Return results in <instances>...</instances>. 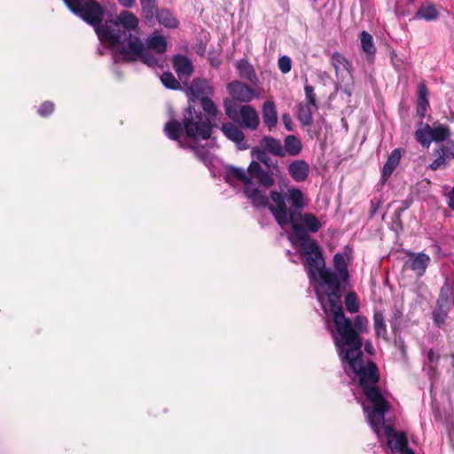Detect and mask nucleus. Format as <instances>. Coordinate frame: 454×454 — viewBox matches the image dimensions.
Segmentation results:
<instances>
[{
  "label": "nucleus",
  "mask_w": 454,
  "mask_h": 454,
  "mask_svg": "<svg viewBox=\"0 0 454 454\" xmlns=\"http://www.w3.org/2000/svg\"><path fill=\"white\" fill-rule=\"evenodd\" d=\"M381 204H382L381 200L378 198H373L371 200V206H370V209H369V217L370 218H373L376 215V214L378 213V210L381 207Z\"/></svg>",
  "instance_id": "obj_52"
},
{
  "label": "nucleus",
  "mask_w": 454,
  "mask_h": 454,
  "mask_svg": "<svg viewBox=\"0 0 454 454\" xmlns=\"http://www.w3.org/2000/svg\"><path fill=\"white\" fill-rule=\"evenodd\" d=\"M147 50H153L158 54H163L167 51V42L162 35H152L146 39Z\"/></svg>",
  "instance_id": "obj_37"
},
{
  "label": "nucleus",
  "mask_w": 454,
  "mask_h": 454,
  "mask_svg": "<svg viewBox=\"0 0 454 454\" xmlns=\"http://www.w3.org/2000/svg\"><path fill=\"white\" fill-rule=\"evenodd\" d=\"M436 303L448 307L450 309L454 306V286L446 278L441 287Z\"/></svg>",
  "instance_id": "obj_26"
},
{
  "label": "nucleus",
  "mask_w": 454,
  "mask_h": 454,
  "mask_svg": "<svg viewBox=\"0 0 454 454\" xmlns=\"http://www.w3.org/2000/svg\"><path fill=\"white\" fill-rule=\"evenodd\" d=\"M440 359V356L436 355L433 349L427 352V360L430 364H436Z\"/></svg>",
  "instance_id": "obj_55"
},
{
  "label": "nucleus",
  "mask_w": 454,
  "mask_h": 454,
  "mask_svg": "<svg viewBox=\"0 0 454 454\" xmlns=\"http://www.w3.org/2000/svg\"><path fill=\"white\" fill-rule=\"evenodd\" d=\"M188 90L190 92L189 103L191 102L192 105H195L197 100L208 98L214 94V89L209 82L200 78L193 79Z\"/></svg>",
  "instance_id": "obj_11"
},
{
  "label": "nucleus",
  "mask_w": 454,
  "mask_h": 454,
  "mask_svg": "<svg viewBox=\"0 0 454 454\" xmlns=\"http://www.w3.org/2000/svg\"><path fill=\"white\" fill-rule=\"evenodd\" d=\"M402 454H415L414 451L411 449L409 450H404V453Z\"/></svg>",
  "instance_id": "obj_62"
},
{
  "label": "nucleus",
  "mask_w": 454,
  "mask_h": 454,
  "mask_svg": "<svg viewBox=\"0 0 454 454\" xmlns=\"http://www.w3.org/2000/svg\"><path fill=\"white\" fill-rule=\"evenodd\" d=\"M409 4H414L415 0H407Z\"/></svg>",
  "instance_id": "obj_63"
},
{
  "label": "nucleus",
  "mask_w": 454,
  "mask_h": 454,
  "mask_svg": "<svg viewBox=\"0 0 454 454\" xmlns=\"http://www.w3.org/2000/svg\"><path fill=\"white\" fill-rule=\"evenodd\" d=\"M411 203V200H404L403 201V207H404L405 210L410 207Z\"/></svg>",
  "instance_id": "obj_61"
},
{
  "label": "nucleus",
  "mask_w": 454,
  "mask_h": 454,
  "mask_svg": "<svg viewBox=\"0 0 454 454\" xmlns=\"http://www.w3.org/2000/svg\"><path fill=\"white\" fill-rule=\"evenodd\" d=\"M374 331L377 336L385 337L387 334V326L384 320L383 313L376 311L373 315Z\"/></svg>",
  "instance_id": "obj_43"
},
{
  "label": "nucleus",
  "mask_w": 454,
  "mask_h": 454,
  "mask_svg": "<svg viewBox=\"0 0 454 454\" xmlns=\"http://www.w3.org/2000/svg\"><path fill=\"white\" fill-rule=\"evenodd\" d=\"M300 211L301 210H296L295 222L297 223V220L300 219L304 223L305 226L303 227L306 229L307 232H317L321 228L320 221L312 213L301 214Z\"/></svg>",
  "instance_id": "obj_31"
},
{
  "label": "nucleus",
  "mask_w": 454,
  "mask_h": 454,
  "mask_svg": "<svg viewBox=\"0 0 454 454\" xmlns=\"http://www.w3.org/2000/svg\"><path fill=\"white\" fill-rule=\"evenodd\" d=\"M120 5L125 8H130L136 3V0H118Z\"/></svg>",
  "instance_id": "obj_56"
},
{
  "label": "nucleus",
  "mask_w": 454,
  "mask_h": 454,
  "mask_svg": "<svg viewBox=\"0 0 454 454\" xmlns=\"http://www.w3.org/2000/svg\"><path fill=\"white\" fill-rule=\"evenodd\" d=\"M435 159L429 164L428 168L435 171L439 168H445L449 161L454 160V140H448L441 144L433 152Z\"/></svg>",
  "instance_id": "obj_10"
},
{
  "label": "nucleus",
  "mask_w": 454,
  "mask_h": 454,
  "mask_svg": "<svg viewBox=\"0 0 454 454\" xmlns=\"http://www.w3.org/2000/svg\"><path fill=\"white\" fill-rule=\"evenodd\" d=\"M404 211H405L404 207H399V208L395 209V216H396V217H398V218H399V217L401 216V215H402Z\"/></svg>",
  "instance_id": "obj_59"
},
{
  "label": "nucleus",
  "mask_w": 454,
  "mask_h": 454,
  "mask_svg": "<svg viewBox=\"0 0 454 454\" xmlns=\"http://www.w3.org/2000/svg\"><path fill=\"white\" fill-rule=\"evenodd\" d=\"M415 18L427 21L435 20L439 18V12L434 4L427 3L419 8L415 14Z\"/></svg>",
  "instance_id": "obj_35"
},
{
  "label": "nucleus",
  "mask_w": 454,
  "mask_h": 454,
  "mask_svg": "<svg viewBox=\"0 0 454 454\" xmlns=\"http://www.w3.org/2000/svg\"><path fill=\"white\" fill-rule=\"evenodd\" d=\"M401 160V149L396 148L389 154L387 162L384 164L381 173V181L383 183L391 176L392 173L399 164Z\"/></svg>",
  "instance_id": "obj_27"
},
{
  "label": "nucleus",
  "mask_w": 454,
  "mask_h": 454,
  "mask_svg": "<svg viewBox=\"0 0 454 454\" xmlns=\"http://www.w3.org/2000/svg\"><path fill=\"white\" fill-rule=\"evenodd\" d=\"M325 55L331 59V65L334 68L335 74L338 76L342 71L351 73L352 63L345 58L343 54L339 51L330 52L329 51H325Z\"/></svg>",
  "instance_id": "obj_20"
},
{
  "label": "nucleus",
  "mask_w": 454,
  "mask_h": 454,
  "mask_svg": "<svg viewBox=\"0 0 454 454\" xmlns=\"http://www.w3.org/2000/svg\"><path fill=\"white\" fill-rule=\"evenodd\" d=\"M124 39H128L127 45L120 47L116 55L121 57V60L126 63H133L138 60L139 55L144 51L145 44L140 37L133 35L130 33L126 35L123 32Z\"/></svg>",
  "instance_id": "obj_7"
},
{
  "label": "nucleus",
  "mask_w": 454,
  "mask_h": 454,
  "mask_svg": "<svg viewBox=\"0 0 454 454\" xmlns=\"http://www.w3.org/2000/svg\"><path fill=\"white\" fill-rule=\"evenodd\" d=\"M339 327L335 326L338 337L334 338L338 353L344 350L346 356H348L351 352L362 350L363 339L361 334L368 333V319L364 316L357 315L353 321L349 318V327L346 328L344 332Z\"/></svg>",
  "instance_id": "obj_4"
},
{
  "label": "nucleus",
  "mask_w": 454,
  "mask_h": 454,
  "mask_svg": "<svg viewBox=\"0 0 454 454\" xmlns=\"http://www.w3.org/2000/svg\"><path fill=\"white\" fill-rule=\"evenodd\" d=\"M221 130L229 140L236 144L239 150L244 151L250 147V145L245 140L244 132L234 123H223Z\"/></svg>",
  "instance_id": "obj_14"
},
{
  "label": "nucleus",
  "mask_w": 454,
  "mask_h": 454,
  "mask_svg": "<svg viewBox=\"0 0 454 454\" xmlns=\"http://www.w3.org/2000/svg\"><path fill=\"white\" fill-rule=\"evenodd\" d=\"M338 355L342 363H347L348 365V370L345 368L346 373L349 375L351 371L358 377V385L372 405V410L368 416L369 423L373 431L379 433L380 427L385 424V415L390 406L377 386L380 381V372L376 363L368 360L364 364L362 350L351 352L348 356H346L344 350H340Z\"/></svg>",
  "instance_id": "obj_1"
},
{
  "label": "nucleus",
  "mask_w": 454,
  "mask_h": 454,
  "mask_svg": "<svg viewBox=\"0 0 454 454\" xmlns=\"http://www.w3.org/2000/svg\"><path fill=\"white\" fill-rule=\"evenodd\" d=\"M155 20L160 25L167 28H176L179 26L178 20L173 15L172 12L165 7L160 8L155 13Z\"/></svg>",
  "instance_id": "obj_29"
},
{
  "label": "nucleus",
  "mask_w": 454,
  "mask_h": 454,
  "mask_svg": "<svg viewBox=\"0 0 454 454\" xmlns=\"http://www.w3.org/2000/svg\"><path fill=\"white\" fill-rule=\"evenodd\" d=\"M251 156L253 158H255L256 160L260 164H263L269 170H277L278 169V164L273 163L271 158L267 154V152L263 149L255 146L252 148Z\"/></svg>",
  "instance_id": "obj_34"
},
{
  "label": "nucleus",
  "mask_w": 454,
  "mask_h": 454,
  "mask_svg": "<svg viewBox=\"0 0 454 454\" xmlns=\"http://www.w3.org/2000/svg\"><path fill=\"white\" fill-rule=\"evenodd\" d=\"M385 434L387 438V441H389L391 439H394V437L398 434V432H396L392 426H386L385 427Z\"/></svg>",
  "instance_id": "obj_54"
},
{
  "label": "nucleus",
  "mask_w": 454,
  "mask_h": 454,
  "mask_svg": "<svg viewBox=\"0 0 454 454\" xmlns=\"http://www.w3.org/2000/svg\"><path fill=\"white\" fill-rule=\"evenodd\" d=\"M388 446L392 450H399L400 454L404 453V450H409L411 448L408 445V438L404 432H398V434L387 441Z\"/></svg>",
  "instance_id": "obj_38"
},
{
  "label": "nucleus",
  "mask_w": 454,
  "mask_h": 454,
  "mask_svg": "<svg viewBox=\"0 0 454 454\" xmlns=\"http://www.w3.org/2000/svg\"><path fill=\"white\" fill-rule=\"evenodd\" d=\"M417 107L416 112L420 119H423L426 115L427 108L429 107L428 95L429 91L425 81H420L418 83L417 90Z\"/></svg>",
  "instance_id": "obj_19"
},
{
  "label": "nucleus",
  "mask_w": 454,
  "mask_h": 454,
  "mask_svg": "<svg viewBox=\"0 0 454 454\" xmlns=\"http://www.w3.org/2000/svg\"><path fill=\"white\" fill-rule=\"evenodd\" d=\"M270 198L272 204L270 211L280 227L291 224L294 236L299 240L300 254L304 257L313 255L321 251L317 242L311 239L306 229L295 222L296 210L306 207L303 192L295 187L287 189L286 193L271 191Z\"/></svg>",
  "instance_id": "obj_2"
},
{
  "label": "nucleus",
  "mask_w": 454,
  "mask_h": 454,
  "mask_svg": "<svg viewBox=\"0 0 454 454\" xmlns=\"http://www.w3.org/2000/svg\"><path fill=\"white\" fill-rule=\"evenodd\" d=\"M282 121H283V123L285 125V128L288 131H292L293 130V121H292V118L289 115V114H282Z\"/></svg>",
  "instance_id": "obj_53"
},
{
  "label": "nucleus",
  "mask_w": 454,
  "mask_h": 454,
  "mask_svg": "<svg viewBox=\"0 0 454 454\" xmlns=\"http://www.w3.org/2000/svg\"><path fill=\"white\" fill-rule=\"evenodd\" d=\"M452 366L454 368V354L452 355Z\"/></svg>",
  "instance_id": "obj_64"
},
{
  "label": "nucleus",
  "mask_w": 454,
  "mask_h": 454,
  "mask_svg": "<svg viewBox=\"0 0 454 454\" xmlns=\"http://www.w3.org/2000/svg\"><path fill=\"white\" fill-rule=\"evenodd\" d=\"M161 82L163 85L171 90H176L180 88V82L176 79L173 74L165 72L160 76Z\"/></svg>",
  "instance_id": "obj_46"
},
{
  "label": "nucleus",
  "mask_w": 454,
  "mask_h": 454,
  "mask_svg": "<svg viewBox=\"0 0 454 454\" xmlns=\"http://www.w3.org/2000/svg\"><path fill=\"white\" fill-rule=\"evenodd\" d=\"M359 39L361 41V47L363 51L368 55H374L376 52V48L373 43L372 35L367 31L364 30L360 33Z\"/></svg>",
  "instance_id": "obj_42"
},
{
  "label": "nucleus",
  "mask_w": 454,
  "mask_h": 454,
  "mask_svg": "<svg viewBox=\"0 0 454 454\" xmlns=\"http://www.w3.org/2000/svg\"><path fill=\"white\" fill-rule=\"evenodd\" d=\"M173 67L179 79L187 78L193 73L192 61L184 55H176L173 58Z\"/></svg>",
  "instance_id": "obj_21"
},
{
  "label": "nucleus",
  "mask_w": 454,
  "mask_h": 454,
  "mask_svg": "<svg viewBox=\"0 0 454 454\" xmlns=\"http://www.w3.org/2000/svg\"><path fill=\"white\" fill-rule=\"evenodd\" d=\"M451 309L443 307V305L435 304V307L432 312V318L435 326L440 328L446 321L448 314Z\"/></svg>",
  "instance_id": "obj_39"
},
{
  "label": "nucleus",
  "mask_w": 454,
  "mask_h": 454,
  "mask_svg": "<svg viewBox=\"0 0 454 454\" xmlns=\"http://www.w3.org/2000/svg\"><path fill=\"white\" fill-rule=\"evenodd\" d=\"M317 278H320V280L327 286L328 292L341 289V278L339 274L332 271L327 268L323 270Z\"/></svg>",
  "instance_id": "obj_28"
},
{
  "label": "nucleus",
  "mask_w": 454,
  "mask_h": 454,
  "mask_svg": "<svg viewBox=\"0 0 454 454\" xmlns=\"http://www.w3.org/2000/svg\"><path fill=\"white\" fill-rule=\"evenodd\" d=\"M138 59L149 67H154L157 64L156 58L145 48V46L144 47V51L141 55H139Z\"/></svg>",
  "instance_id": "obj_49"
},
{
  "label": "nucleus",
  "mask_w": 454,
  "mask_h": 454,
  "mask_svg": "<svg viewBox=\"0 0 454 454\" xmlns=\"http://www.w3.org/2000/svg\"><path fill=\"white\" fill-rule=\"evenodd\" d=\"M202 111L195 108V105L188 104L183 113L182 121L171 120L164 125L163 131L171 140L176 141L180 148L185 145L181 140L183 133L193 141L207 140L211 137L218 110L210 98L200 101Z\"/></svg>",
  "instance_id": "obj_3"
},
{
  "label": "nucleus",
  "mask_w": 454,
  "mask_h": 454,
  "mask_svg": "<svg viewBox=\"0 0 454 454\" xmlns=\"http://www.w3.org/2000/svg\"><path fill=\"white\" fill-rule=\"evenodd\" d=\"M227 90L233 99L248 103L255 97L254 90L248 85L239 81H233L227 84Z\"/></svg>",
  "instance_id": "obj_13"
},
{
  "label": "nucleus",
  "mask_w": 454,
  "mask_h": 454,
  "mask_svg": "<svg viewBox=\"0 0 454 454\" xmlns=\"http://www.w3.org/2000/svg\"><path fill=\"white\" fill-rule=\"evenodd\" d=\"M414 137L424 148H428L432 143L430 125L427 123L423 128L418 129L414 133Z\"/></svg>",
  "instance_id": "obj_41"
},
{
  "label": "nucleus",
  "mask_w": 454,
  "mask_h": 454,
  "mask_svg": "<svg viewBox=\"0 0 454 454\" xmlns=\"http://www.w3.org/2000/svg\"><path fill=\"white\" fill-rule=\"evenodd\" d=\"M326 296L330 310L333 314L334 326H340L339 329L344 331L349 327V318L345 316L343 311L341 289L327 292Z\"/></svg>",
  "instance_id": "obj_8"
},
{
  "label": "nucleus",
  "mask_w": 454,
  "mask_h": 454,
  "mask_svg": "<svg viewBox=\"0 0 454 454\" xmlns=\"http://www.w3.org/2000/svg\"><path fill=\"white\" fill-rule=\"evenodd\" d=\"M224 110L226 115L234 122L239 121V107H238L234 103L225 100L224 101Z\"/></svg>",
  "instance_id": "obj_45"
},
{
  "label": "nucleus",
  "mask_w": 454,
  "mask_h": 454,
  "mask_svg": "<svg viewBox=\"0 0 454 454\" xmlns=\"http://www.w3.org/2000/svg\"><path fill=\"white\" fill-rule=\"evenodd\" d=\"M211 66L217 68L220 66V61L218 59H210Z\"/></svg>",
  "instance_id": "obj_60"
},
{
  "label": "nucleus",
  "mask_w": 454,
  "mask_h": 454,
  "mask_svg": "<svg viewBox=\"0 0 454 454\" xmlns=\"http://www.w3.org/2000/svg\"><path fill=\"white\" fill-rule=\"evenodd\" d=\"M55 110V105L51 101H44L42 103L38 109L37 113L41 117H48L50 116Z\"/></svg>",
  "instance_id": "obj_48"
},
{
  "label": "nucleus",
  "mask_w": 454,
  "mask_h": 454,
  "mask_svg": "<svg viewBox=\"0 0 454 454\" xmlns=\"http://www.w3.org/2000/svg\"><path fill=\"white\" fill-rule=\"evenodd\" d=\"M304 267L310 279H317V276L326 269L323 253L319 252L304 258Z\"/></svg>",
  "instance_id": "obj_15"
},
{
  "label": "nucleus",
  "mask_w": 454,
  "mask_h": 454,
  "mask_svg": "<svg viewBox=\"0 0 454 454\" xmlns=\"http://www.w3.org/2000/svg\"><path fill=\"white\" fill-rule=\"evenodd\" d=\"M184 145H185V147L184 149L189 148V149L192 150V152L194 153V154L200 160L206 161V160L207 159V151H205L203 149H200L199 147H197L192 144L184 143Z\"/></svg>",
  "instance_id": "obj_51"
},
{
  "label": "nucleus",
  "mask_w": 454,
  "mask_h": 454,
  "mask_svg": "<svg viewBox=\"0 0 454 454\" xmlns=\"http://www.w3.org/2000/svg\"><path fill=\"white\" fill-rule=\"evenodd\" d=\"M63 2L72 13L89 25L103 21L105 9L96 0H63Z\"/></svg>",
  "instance_id": "obj_6"
},
{
  "label": "nucleus",
  "mask_w": 454,
  "mask_h": 454,
  "mask_svg": "<svg viewBox=\"0 0 454 454\" xmlns=\"http://www.w3.org/2000/svg\"><path fill=\"white\" fill-rule=\"evenodd\" d=\"M283 147L286 154L297 156L302 150V144L297 137L289 135L285 137Z\"/></svg>",
  "instance_id": "obj_36"
},
{
  "label": "nucleus",
  "mask_w": 454,
  "mask_h": 454,
  "mask_svg": "<svg viewBox=\"0 0 454 454\" xmlns=\"http://www.w3.org/2000/svg\"><path fill=\"white\" fill-rule=\"evenodd\" d=\"M243 192L246 197L250 200L253 207L264 208L271 206L269 205L267 197L262 194L260 189L246 185Z\"/></svg>",
  "instance_id": "obj_24"
},
{
  "label": "nucleus",
  "mask_w": 454,
  "mask_h": 454,
  "mask_svg": "<svg viewBox=\"0 0 454 454\" xmlns=\"http://www.w3.org/2000/svg\"><path fill=\"white\" fill-rule=\"evenodd\" d=\"M278 66L283 74H287L292 68V59L288 56H282L278 60Z\"/></svg>",
  "instance_id": "obj_50"
},
{
  "label": "nucleus",
  "mask_w": 454,
  "mask_h": 454,
  "mask_svg": "<svg viewBox=\"0 0 454 454\" xmlns=\"http://www.w3.org/2000/svg\"><path fill=\"white\" fill-rule=\"evenodd\" d=\"M333 266L337 270L338 274L341 278L342 281L345 282L348 279L349 274L347 263L344 256L340 253H337L333 256Z\"/></svg>",
  "instance_id": "obj_40"
},
{
  "label": "nucleus",
  "mask_w": 454,
  "mask_h": 454,
  "mask_svg": "<svg viewBox=\"0 0 454 454\" xmlns=\"http://www.w3.org/2000/svg\"><path fill=\"white\" fill-rule=\"evenodd\" d=\"M141 6V16L148 25H154L155 13L158 8V0H139Z\"/></svg>",
  "instance_id": "obj_25"
},
{
  "label": "nucleus",
  "mask_w": 454,
  "mask_h": 454,
  "mask_svg": "<svg viewBox=\"0 0 454 454\" xmlns=\"http://www.w3.org/2000/svg\"><path fill=\"white\" fill-rule=\"evenodd\" d=\"M346 309L349 313H356L359 310L360 304L357 295L355 292H349L345 297Z\"/></svg>",
  "instance_id": "obj_44"
},
{
  "label": "nucleus",
  "mask_w": 454,
  "mask_h": 454,
  "mask_svg": "<svg viewBox=\"0 0 454 454\" xmlns=\"http://www.w3.org/2000/svg\"><path fill=\"white\" fill-rule=\"evenodd\" d=\"M236 67L241 78L246 79L252 83H255L257 82L255 71L247 59L239 60L236 64Z\"/></svg>",
  "instance_id": "obj_32"
},
{
  "label": "nucleus",
  "mask_w": 454,
  "mask_h": 454,
  "mask_svg": "<svg viewBox=\"0 0 454 454\" xmlns=\"http://www.w3.org/2000/svg\"><path fill=\"white\" fill-rule=\"evenodd\" d=\"M95 27V31L99 41L107 44L109 47H114L117 44L123 43L122 34L120 28H114V24L111 20H106L105 24L97 23L91 25Z\"/></svg>",
  "instance_id": "obj_9"
},
{
  "label": "nucleus",
  "mask_w": 454,
  "mask_h": 454,
  "mask_svg": "<svg viewBox=\"0 0 454 454\" xmlns=\"http://www.w3.org/2000/svg\"><path fill=\"white\" fill-rule=\"evenodd\" d=\"M262 121L264 125L271 130L278 124V112L276 105L271 100H266L262 105Z\"/></svg>",
  "instance_id": "obj_22"
},
{
  "label": "nucleus",
  "mask_w": 454,
  "mask_h": 454,
  "mask_svg": "<svg viewBox=\"0 0 454 454\" xmlns=\"http://www.w3.org/2000/svg\"><path fill=\"white\" fill-rule=\"evenodd\" d=\"M227 176L233 177L245 185L252 184L253 179H255L257 184L265 187L270 188L275 184V179L272 176L273 170H265L258 161L252 160L247 171L243 168L230 166L226 169Z\"/></svg>",
  "instance_id": "obj_5"
},
{
  "label": "nucleus",
  "mask_w": 454,
  "mask_h": 454,
  "mask_svg": "<svg viewBox=\"0 0 454 454\" xmlns=\"http://www.w3.org/2000/svg\"><path fill=\"white\" fill-rule=\"evenodd\" d=\"M364 349L370 355H373L374 354V349H373L372 345V343L370 341H367L365 343Z\"/></svg>",
  "instance_id": "obj_58"
},
{
  "label": "nucleus",
  "mask_w": 454,
  "mask_h": 454,
  "mask_svg": "<svg viewBox=\"0 0 454 454\" xmlns=\"http://www.w3.org/2000/svg\"><path fill=\"white\" fill-rule=\"evenodd\" d=\"M431 141L435 143H445L450 140L451 135L450 129L446 124L434 122L433 127L430 126Z\"/></svg>",
  "instance_id": "obj_30"
},
{
  "label": "nucleus",
  "mask_w": 454,
  "mask_h": 454,
  "mask_svg": "<svg viewBox=\"0 0 454 454\" xmlns=\"http://www.w3.org/2000/svg\"><path fill=\"white\" fill-rule=\"evenodd\" d=\"M287 170L295 182H304L309 177V165L304 160H296L288 165Z\"/></svg>",
  "instance_id": "obj_17"
},
{
  "label": "nucleus",
  "mask_w": 454,
  "mask_h": 454,
  "mask_svg": "<svg viewBox=\"0 0 454 454\" xmlns=\"http://www.w3.org/2000/svg\"><path fill=\"white\" fill-rule=\"evenodd\" d=\"M262 149L271 153L274 156L285 157L286 153L279 139H277L270 136L263 137L260 141Z\"/></svg>",
  "instance_id": "obj_23"
},
{
  "label": "nucleus",
  "mask_w": 454,
  "mask_h": 454,
  "mask_svg": "<svg viewBox=\"0 0 454 454\" xmlns=\"http://www.w3.org/2000/svg\"><path fill=\"white\" fill-rule=\"evenodd\" d=\"M305 100L302 101L304 104L313 106L316 109L318 108L317 96L314 91V87L309 84L304 86Z\"/></svg>",
  "instance_id": "obj_47"
},
{
  "label": "nucleus",
  "mask_w": 454,
  "mask_h": 454,
  "mask_svg": "<svg viewBox=\"0 0 454 454\" xmlns=\"http://www.w3.org/2000/svg\"><path fill=\"white\" fill-rule=\"evenodd\" d=\"M313 106L301 102L297 106V119L303 127H310L313 123Z\"/></svg>",
  "instance_id": "obj_33"
},
{
  "label": "nucleus",
  "mask_w": 454,
  "mask_h": 454,
  "mask_svg": "<svg viewBox=\"0 0 454 454\" xmlns=\"http://www.w3.org/2000/svg\"><path fill=\"white\" fill-rule=\"evenodd\" d=\"M449 207L451 210L454 211V187L451 190L450 200H449Z\"/></svg>",
  "instance_id": "obj_57"
},
{
  "label": "nucleus",
  "mask_w": 454,
  "mask_h": 454,
  "mask_svg": "<svg viewBox=\"0 0 454 454\" xmlns=\"http://www.w3.org/2000/svg\"><path fill=\"white\" fill-rule=\"evenodd\" d=\"M409 255L410 257L406 262V266L415 271L418 277H422L430 262L429 255L422 252L418 254L410 253Z\"/></svg>",
  "instance_id": "obj_16"
},
{
  "label": "nucleus",
  "mask_w": 454,
  "mask_h": 454,
  "mask_svg": "<svg viewBox=\"0 0 454 454\" xmlns=\"http://www.w3.org/2000/svg\"><path fill=\"white\" fill-rule=\"evenodd\" d=\"M111 23L115 27L122 26L126 30L133 31L138 27L139 20L132 12L124 10L114 20H111Z\"/></svg>",
  "instance_id": "obj_18"
},
{
  "label": "nucleus",
  "mask_w": 454,
  "mask_h": 454,
  "mask_svg": "<svg viewBox=\"0 0 454 454\" xmlns=\"http://www.w3.org/2000/svg\"><path fill=\"white\" fill-rule=\"evenodd\" d=\"M239 123L242 128L256 130L260 125L259 114L251 105L246 104L239 106Z\"/></svg>",
  "instance_id": "obj_12"
}]
</instances>
